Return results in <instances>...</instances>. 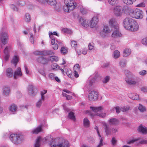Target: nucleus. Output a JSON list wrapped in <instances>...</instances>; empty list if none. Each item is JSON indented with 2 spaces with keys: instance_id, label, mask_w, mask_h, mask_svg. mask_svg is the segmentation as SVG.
Returning <instances> with one entry per match:
<instances>
[{
  "instance_id": "nucleus-1",
  "label": "nucleus",
  "mask_w": 147,
  "mask_h": 147,
  "mask_svg": "<svg viewBox=\"0 0 147 147\" xmlns=\"http://www.w3.org/2000/svg\"><path fill=\"white\" fill-rule=\"evenodd\" d=\"M123 25L125 28L132 31H136L138 29L137 22L130 18H127L123 21Z\"/></svg>"
},
{
  "instance_id": "nucleus-2",
  "label": "nucleus",
  "mask_w": 147,
  "mask_h": 147,
  "mask_svg": "<svg viewBox=\"0 0 147 147\" xmlns=\"http://www.w3.org/2000/svg\"><path fill=\"white\" fill-rule=\"evenodd\" d=\"M110 25L113 29V32L112 34V36L114 38H117L120 37L121 34L119 30L118 24L115 20H111L109 22Z\"/></svg>"
},
{
  "instance_id": "nucleus-3",
  "label": "nucleus",
  "mask_w": 147,
  "mask_h": 147,
  "mask_svg": "<svg viewBox=\"0 0 147 147\" xmlns=\"http://www.w3.org/2000/svg\"><path fill=\"white\" fill-rule=\"evenodd\" d=\"M10 139L15 144H18L22 142L24 139V136L21 134H13L10 135Z\"/></svg>"
},
{
  "instance_id": "nucleus-4",
  "label": "nucleus",
  "mask_w": 147,
  "mask_h": 147,
  "mask_svg": "<svg viewBox=\"0 0 147 147\" xmlns=\"http://www.w3.org/2000/svg\"><path fill=\"white\" fill-rule=\"evenodd\" d=\"M46 141L49 142L50 144H52L53 147L58 146L59 147V144H61L62 142H63L64 139L62 138H56L53 140L51 136H49L45 138Z\"/></svg>"
},
{
  "instance_id": "nucleus-5",
  "label": "nucleus",
  "mask_w": 147,
  "mask_h": 147,
  "mask_svg": "<svg viewBox=\"0 0 147 147\" xmlns=\"http://www.w3.org/2000/svg\"><path fill=\"white\" fill-rule=\"evenodd\" d=\"M65 4L63 7V9L66 12H70L75 7L74 1L71 0H65Z\"/></svg>"
},
{
  "instance_id": "nucleus-6",
  "label": "nucleus",
  "mask_w": 147,
  "mask_h": 147,
  "mask_svg": "<svg viewBox=\"0 0 147 147\" xmlns=\"http://www.w3.org/2000/svg\"><path fill=\"white\" fill-rule=\"evenodd\" d=\"M129 14L132 17L136 19H141L143 16V11L138 9L130 10Z\"/></svg>"
},
{
  "instance_id": "nucleus-7",
  "label": "nucleus",
  "mask_w": 147,
  "mask_h": 147,
  "mask_svg": "<svg viewBox=\"0 0 147 147\" xmlns=\"http://www.w3.org/2000/svg\"><path fill=\"white\" fill-rule=\"evenodd\" d=\"M8 38L7 33L5 32H2L0 36L1 47L2 49L3 48L4 45L7 43Z\"/></svg>"
},
{
  "instance_id": "nucleus-8",
  "label": "nucleus",
  "mask_w": 147,
  "mask_h": 147,
  "mask_svg": "<svg viewBox=\"0 0 147 147\" xmlns=\"http://www.w3.org/2000/svg\"><path fill=\"white\" fill-rule=\"evenodd\" d=\"M98 93L97 91L93 90L91 91L89 94L88 98L90 101L96 100L98 98Z\"/></svg>"
},
{
  "instance_id": "nucleus-9",
  "label": "nucleus",
  "mask_w": 147,
  "mask_h": 147,
  "mask_svg": "<svg viewBox=\"0 0 147 147\" xmlns=\"http://www.w3.org/2000/svg\"><path fill=\"white\" fill-rule=\"evenodd\" d=\"M28 93L30 96H34L36 95L37 90L32 85H29L28 87Z\"/></svg>"
},
{
  "instance_id": "nucleus-10",
  "label": "nucleus",
  "mask_w": 147,
  "mask_h": 147,
  "mask_svg": "<svg viewBox=\"0 0 147 147\" xmlns=\"http://www.w3.org/2000/svg\"><path fill=\"white\" fill-rule=\"evenodd\" d=\"M99 21L98 16H94L90 20V26L91 28L96 27Z\"/></svg>"
},
{
  "instance_id": "nucleus-11",
  "label": "nucleus",
  "mask_w": 147,
  "mask_h": 147,
  "mask_svg": "<svg viewBox=\"0 0 147 147\" xmlns=\"http://www.w3.org/2000/svg\"><path fill=\"white\" fill-rule=\"evenodd\" d=\"M126 82L129 85H135L137 83V79L134 78V76L129 78H126L125 79Z\"/></svg>"
},
{
  "instance_id": "nucleus-12",
  "label": "nucleus",
  "mask_w": 147,
  "mask_h": 147,
  "mask_svg": "<svg viewBox=\"0 0 147 147\" xmlns=\"http://www.w3.org/2000/svg\"><path fill=\"white\" fill-rule=\"evenodd\" d=\"M10 49V47L8 46L6 47L4 49V60L5 62L7 61L9 59L10 56L9 51Z\"/></svg>"
},
{
  "instance_id": "nucleus-13",
  "label": "nucleus",
  "mask_w": 147,
  "mask_h": 147,
  "mask_svg": "<svg viewBox=\"0 0 147 147\" xmlns=\"http://www.w3.org/2000/svg\"><path fill=\"white\" fill-rule=\"evenodd\" d=\"M10 88L8 86H4L2 89V94L3 95L5 96H7L10 94Z\"/></svg>"
},
{
  "instance_id": "nucleus-14",
  "label": "nucleus",
  "mask_w": 147,
  "mask_h": 147,
  "mask_svg": "<svg viewBox=\"0 0 147 147\" xmlns=\"http://www.w3.org/2000/svg\"><path fill=\"white\" fill-rule=\"evenodd\" d=\"M36 61L38 63L45 65L48 63V60L46 57L42 56L38 57L36 59Z\"/></svg>"
},
{
  "instance_id": "nucleus-15",
  "label": "nucleus",
  "mask_w": 147,
  "mask_h": 147,
  "mask_svg": "<svg viewBox=\"0 0 147 147\" xmlns=\"http://www.w3.org/2000/svg\"><path fill=\"white\" fill-rule=\"evenodd\" d=\"M111 32L110 29L107 26H105L104 28L102 31V33H101L100 35L103 36L105 37L106 36L105 34H107L110 33Z\"/></svg>"
},
{
  "instance_id": "nucleus-16",
  "label": "nucleus",
  "mask_w": 147,
  "mask_h": 147,
  "mask_svg": "<svg viewBox=\"0 0 147 147\" xmlns=\"http://www.w3.org/2000/svg\"><path fill=\"white\" fill-rule=\"evenodd\" d=\"M138 130L139 132L143 134H147V128L146 127H144L142 124L140 125Z\"/></svg>"
},
{
  "instance_id": "nucleus-17",
  "label": "nucleus",
  "mask_w": 147,
  "mask_h": 147,
  "mask_svg": "<svg viewBox=\"0 0 147 147\" xmlns=\"http://www.w3.org/2000/svg\"><path fill=\"white\" fill-rule=\"evenodd\" d=\"M49 36L51 39V43L53 44L55 42V40L54 36H53V35H56L58 36V35L56 32H49Z\"/></svg>"
},
{
  "instance_id": "nucleus-18",
  "label": "nucleus",
  "mask_w": 147,
  "mask_h": 147,
  "mask_svg": "<svg viewBox=\"0 0 147 147\" xmlns=\"http://www.w3.org/2000/svg\"><path fill=\"white\" fill-rule=\"evenodd\" d=\"M22 75L21 70L20 67H18L13 73L14 78L15 79L17 78V76H21Z\"/></svg>"
},
{
  "instance_id": "nucleus-19",
  "label": "nucleus",
  "mask_w": 147,
  "mask_h": 147,
  "mask_svg": "<svg viewBox=\"0 0 147 147\" xmlns=\"http://www.w3.org/2000/svg\"><path fill=\"white\" fill-rule=\"evenodd\" d=\"M121 7L120 6H117L114 7V12L116 15L119 16L121 14Z\"/></svg>"
},
{
  "instance_id": "nucleus-20",
  "label": "nucleus",
  "mask_w": 147,
  "mask_h": 147,
  "mask_svg": "<svg viewBox=\"0 0 147 147\" xmlns=\"http://www.w3.org/2000/svg\"><path fill=\"white\" fill-rule=\"evenodd\" d=\"M79 22L81 24V25L84 27L86 28L89 26V24L88 21L83 19L82 18L80 19Z\"/></svg>"
},
{
  "instance_id": "nucleus-21",
  "label": "nucleus",
  "mask_w": 147,
  "mask_h": 147,
  "mask_svg": "<svg viewBox=\"0 0 147 147\" xmlns=\"http://www.w3.org/2000/svg\"><path fill=\"white\" fill-rule=\"evenodd\" d=\"M105 131L107 135H111L112 134V131L111 128H109V126L106 124H104Z\"/></svg>"
},
{
  "instance_id": "nucleus-22",
  "label": "nucleus",
  "mask_w": 147,
  "mask_h": 147,
  "mask_svg": "<svg viewBox=\"0 0 147 147\" xmlns=\"http://www.w3.org/2000/svg\"><path fill=\"white\" fill-rule=\"evenodd\" d=\"M42 125H39L36 128L32 130V132L33 134H38L42 131Z\"/></svg>"
},
{
  "instance_id": "nucleus-23",
  "label": "nucleus",
  "mask_w": 147,
  "mask_h": 147,
  "mask_svg": "<svg viewBox=\"0 0 147 147\" xmlns=\"http://www.w3.org/2000/svg\"><path fill=\"white\" fill-rule=\"evenodd\" d=\"M13 71L12 69L9 68L7 69L6 71V75L9 78L11 77L13 75Z\"/></svg>"
},
{
  "instance_id": "nucleus-24",
  "label": "nucleus",
  "mask_w": 147,
  "mask_h": 147,
  "mask_svg": "<svg viewBox=\"0 0 147 147\" xmlns=\"http://www.w3.org/2000/svg\"><path fill=\"white\" fill-rule=\"evenodd\" d=\"M19 61L18 57L17 55H15L11 61V63L14 65L15 67H16L17 64Z\"/></svg>"
},
{
  "instance_id": "nucleus-25",
  "label": "nucleus",
  "mask_w": 147,
  "mask_h": 147,
  "mask_svg": "<svg viewBox=\"0 0 147 147\" xmlns=\"http://www.w3.org/2000/svg\"><path fill=\"white\" fill-rule=\"evenodd\" d=\"M131 52V50L130 49H125L123 51V57H126L130 55Z\"/></svg>"
},
{
  "instance_id": "nucleus-26",
  "label": "nucleus",
  "mask_w": 147,
  "mask_h": 147,
  "mask_svg": "<svg viewBox=\"0 0 147 147\" xmlns=\"http://www.w3.org/2000/svg\"><path fill=\"white\" fill-rule=\"evenodd\" d=\"M109 121L111 124L116 125L118 124L119 120L115 118H112L110 119Z\"/></svg>"
},
{
  "instance_id": "nucleus-27",
  "label": "nucleus",
  "mask_w": 147,
  "mask_h": 147,
  "mask_svg": "<svg viewBox=\"0 0 147 147\" xmlns=\"http://www.w3.org/2000/svg\"><path fill=\"white\" fill-rule=\"evenodd\" d=\"M83 122L84 125L85 127L87 128L90 126V122L87 118H85L84 119Z\"/></svg>"
},
{
  "instance_id": "nucleus-28",
  "label": "nucleus",
  "mask_w": 147,
  "mask_h": 147,
  "mask_svg": "<svg viewBox=\"0 0 147 147\" xmlns=\"http://www.w3.org/2000/svg\"><path fill=\"white\" fill-rule=\"evenodd\" d=\"M54 52L51 50H47L43 51V55L47 56L51 55H54Z\"/></svg>"
},
{
  "instance_id": "nucleus-29",
  "label": "nucleus",
  "mask_w": 147,
  "mask_h": 147,
  "mask_svg": "<svg viewBox=\"0 0 147 147\" xmlns=\"http://www.w3.org/2000/svg\"><path fill=\"white\" fill-rule=\"evenodd\" d=\"M90 108L94 112L96 113L100 111L102 109V108L101 107H90Z\"/></svg>"
},
{
  "instance_id": "nucleus-30",
  "label": "nucleus",
  "mask_w": 147,
  "mask_h": 147,
  "mask_svg": "<svg viewBox=\"0 0 147 147\" xmlns=\"http://www.w3.org/2000/svg\"><path fill=\"white\" fill-rule=\"evenodd\" d=\"M59 147H69V144L68 141L65 140L64 139L63 142H62L61 144L59 145Z\"/></svg>"
},
{
  "instance_id": "nucleus-31",
  "label": "nucleus",
  "mask_w": 147,
  "mask_h": 147,
  "mask_svg": "<svg viewBox=\"0 0 147 147\" xmlns=\"http://www.w3.org/2000/svg\"><path fill=\"white\" fill-rule=\"evenodd\" d=\"M17 107L14 104L11 105L9 107L10 111L13 114L17 111Z\"/></svg>"
},
{
  "instance_id": "nucleus-32",
  "label": "nucleus",
  "mask_w": 147,
  "mask_h": 147,
  "mask_svg": "<svg viewBox=\"0 0 147 147\" xmlns=\"http://www.w3.org/2000/svg\"><path fill=\"white\" fill-rule=\"evenodd\" d=\"M136 0H123V2L127 5H131Z\"/></svg>"
},
{
  "instance_id": "nucleus-33",
  "label": "nucleus",
  "mask_w": 147,
  "mask_h": 147,
  "mask_svg": "<svg viewBox=\"0 0 147 147\" xmlns=\"http://www.w3.org/2000/svg\"><path fill=\"white\" fill-rule=\"evenodd\" d=\"M68 117L70 119L73 120V121H75L76 120V119L75 118L74 113L73 112L71 111L69 113L68 115Z\"/></svg>"
},
{
  "instance_id": "nucleus-34",
  "label": "nucleus",
  "mask_w": 147,
  "mask_h": 147,
  "mask_svg": "<svg viewBox=\"0 0 147 147\" xmlns=\"http://www.w3.org/2000/svg\"><path fill=\"white\" fill-rule=\"evenodd\" d=\"M126 63L127 62L125 60L122 59L120 61L119 64L121 67H124L126 66Z\"/></svg>"
},
{
  "instance_id": "nucleus-35",
  "label": "nucleus",
  "mask_w": 147,
  "mask_h": 147,
  "mask_svg": "<svg viewBox=\"0 0 147 147\" xmlns=\"http://www.w3.org/2000/svg\"><path fill=\"white\" fill-rule=\"evenodd\" d=\"M61 52L63 55H65L68 52L67 48L66 47H62L61 50Z\"/></svg>"
},
{
  "instance_id": "nucleus-36",
  "label": "nucleus",
  "mask_w": 147,
  "mask_h": 147,
  "mask_svg": "<svg viewBox=\"0 0 147 147\" xmlns=\"http://www.w3.org/2000/svg\"><path fill=\"white\" fill-rule=\"evenodd\" d=\"M45 1L51 5H55L56 4V0H45Z\"/></svg>"
},
{
  "instance_id": "nucleus-37",
  "label": "nucleus",
  "mask_w": 147,
  "mask_h": 147,
  "mask_svg": "<svg viewBox=\"0 0 147 147\" xmlns=\"http://www.w3.org/2000/svg\"><path fill=\"white\" fill-rule=\"evenodd\" d=\"M24 19L26 22H29L30 21L31 18L29 13H26L25 14Z\"/></svg>"
},
{
  "instance_id": "nucleus-38",
  "label": "nucleus",
  "mask_w": 147,
  "mask_h": 147,
  "mask_svg": "<svg viewBox=\"0 0 147 147\" xmlns=\"http://www.w3.org/2000/svg\"><path fill=\"white\" fill-rule=\"evenodd\" d=\"M125 73L127 77V78H129L131 77L132 78L133 76H134L131 73L127 70H125Z\"/></svg>"
},
{
  "instance_id": "nucleus-39",
  "label": "nucleus",
  "mask_w": 147,
  "mask_h": 147,
  "mask_svg": "<svg viewBox=\"0 0 147 147\" xmlns=\"http://www.w3.org/2000/svg\"><path fill=\"white\" fill-rule=\"evenodd\" d=\"M131 94L133 96L130 97L133 100H138L139 99V96L138 94L135 93H132Z\"/></svg>"
},
{
  "instance_id": "nucleus-40",
  "label": "nucleus",
  "mask_w": 147,
  "mask_h": 147,
  "mask_svg": "<svg viewBox=\"0 0 147 147\" xmlns=\"http://www.w3.org/2000/svg\"><path fill=\"white\" fill-rule=\"evenodd\" d=\"M109 3L111 5H113L118 3L117 0H108Z\"/></svg>"
},
{
  "instance_id": "nucleus-41",
  "label": "nucleus",
  "mask_w": 147,
  "mask_h": 147,
  "mask_svg": "<svg viewBox=\"0 0 147 147\" xmlns=\"http://www.w3.org/2000/svg\"><path fill=\"white\" fill-rule=\"evenodd\" d=\"M138 109L139 111L142 112H144L146 111V109L145 107H144L141 104H139Z\"/></svg>"
},
{
  "instance_id": "nucleus-42",
  "label": "nucleus",
  "mask_w": 147,
  "mask_h": 147,
  "mask_svg": "<svg viewBox=\"0 0 147 147\" xmlns=\"http://www.w3.org/2000/svg\"><path fill=\"white\" fill-rule=\"evenodd\" d=\"M62 31L64 32L71 34L72 33V31L70 29L67 28H63L62 29Z\"/></svg>"
},
{
  "instance_id": "nucleus-43",
  "label": "nucleus",
  "mask_w": 147,
  "mask_h": 147,
  "mask_svg": "<svg viewBox=\"0 0 147 147\" xmlns=\"http://www.w3.org/2000/svg\"><path fill=\"white\" fill-rule=\"evenodd\" d=\"M114 56L115 58H118L120 56V52L118 50H115L114 52Z\"/></svg>"
},
{
  "instance_id": "nucleus-44",
  "label": "nucleus",
  "mask_w": 147,
  "mask_h": 147,
  "mask_svg": "<svg viewBox=\"0 0 147 147\" xmlns=\"http://www.w3.org/2000/svg\"><path fill=\"white\" fill-rule=\"evenodd\" d=\"M44 100V99H42V98L39 99L36 103V106L37 107L40 108L42 103V101Z\"/></svg>"
},
{
  "instance_id": "nucleus-45",
  "label": "nucleus",
  "mask_w": 147,
  "mask_h": 147,
  "mask_svg": "<svg viewBox=\"0 0 147 147\" xmlns=\"http://www.w3.org/2000/svg\"><path fill=\"white\" fill-rule=\"evenodd\" d=\"M50 60L52 61H58L59 58L57 57L56 56H51L50 57Z\"/></svg>"
},
{
  "instance_id": "nucleus-46",
  "label": "nucleus",
  "mask_w": 147,
  "mask_h": 147,
  "mask_svg": "<svg viewBox=\"0 0 147 147\" xmlns=\"http://www.w3.org/2000/svg\"><path fill=\"white\" fill-rule=\"evenodd\" d=\"M33 53L36 55H43V51H36L34 52Z\"/></svg>"
},
{
  "instance_id": "nucleus-47",
  "label": "nucleus",
  "mask_w": 147,
  "mask_h": 147,
  "mask_svg": "<svg viewBox=\"0 0 147 147\" xmlns=\"http://www.w3.org/2000/svg\"><path fill=\"white\" fill-rule=\"evenodd\" d=\"M80 11L81 13L83 14H86L88 12L87 9L82 6L80 8Z\"/></svg>"
},
{
  "instance_id": "nucleus-48",
  "label": "nucleus",
  "mask_w": 147,
  "mask_h": 147,
  "mask_svg": "<svg viewBox=\"0 0 147 147\" xmlns=\"http://www.w3.org/2000/svg\"><path fill=\"white\" fill-rule=\"evenodd\" d=\"M91 78V77L90 78L89 85L90 86H92L93 84V83L95 81L96 79V77H94L91 80H90Z\"/></svg>"
},
{
  "instance_id": "nucleus-49",
  "label": "nucleus",
  "mask_w": 147,
  "mask_h": 147,
  "mask_svg": "<svg viewBox=\"0 0 147 147\" xmlns=\"http://www.w3.org/2000/svg\"><path fill=\"white\" fill-rule=\"evenodd\" d=\"M38 72L40 74L45 77L46 76V74L44 70L43 69H38Z\"/></svg>"
},
{
  "instance_id": "nucleus-50",
  "label": "nucleus",
  "mask_w": 147,
  "mask_h": 147,
  "mask_svg": "<svg viewBox=\"0 0 147 147\" xmlns=\"http://www.w3.org/2000/svg\"><path fill=\"white\" fill-rule=\"evenodd\" d=\"M40 138L38 137L36 139V140L35 144V147H39L40 146Z\"/></svg>"
},
{
  "instance_id": "nucleus-51",
  "label": "nucleus",
  "mask_w": 147,
  "mask_h": 147,
  "mask_svg": "<svg viewBox=\"0 0 147 147\" xmlns=\"http://www.w3.org/2000/svg\"><path fill=\"white\" fill-rule=\"evenodd\" d=\"M109 77L108 76H107L103 79L102 82L104 83H106L109 81Z\"/></svg>"
},
{
  "instance_id": "nucleus-52",
  "label": "nucleus",
  "mask_w": 147,
  "mask_h": 147,
  "mask_svg": "<svg viewBox=\"0 0 147 147\" xmlns=\"http://www.w3.org/2000/svg\"><path fill=\"white\" fill-rule=\"evenodd\" d=\"M87 139L88 142L90 143H93L94 142V138L91 136L88 137Z\"/></svg>"
},
{
  "instance_id": "nucleus-53",
  "label": "nucleus",
  "mask_w": 147,
  "mask_h": 147,
  "mask_svg": "<svg viewBox=\"0 0 147 147\" xmlns=\"http://www.w3.org/2000/svg\"><path fill=\"white\" fill-rule=\"evenodd\" d=\"M111 142L112 145H115L117 143V140L115 137H113L112 138Z\"/></svg>"
},
{
  "instance_id": "nucleus-54",
  "label": "nucleus",
  "mask_w": 147,
  "mask_h": 147,
  "mask_svg": "<svg viewBox=\"0 0 147 147\" xmlns=\"http://www.w3.org/2000/svg\"><path fill=\"white\" fill-rule=\"evenodd\" d=\"M121 111L123 112H126L129 109V106L125 107H123L121 108Z\"/></svg>"
},
{
  "instance_id": "nucleus-55",
  "label": "nucleus",
  "mask_w": 147,
  "mask_h": 147,
  "mask_svg": "<svg viewBox=\"0 0 147 147\" xmlns=\"http://www.w3.org/2000/svg\"><path fill=\"white\" fill-rule=\"evenodd\" d=\"M30 37L29 38V40L33 44L34 43V40L33 34L32 33H30Z\"/></svg>"
},
{
  "instance_id": "nucleus-56",
  "label": "nucleus",
  "mask_w": 147,
  "mask_h": 147,
  "mask_svg": "<svg viewBox=\"0 0 147 147\" xmlns=\"http://www.w3.org/2000/svg\"><path fill=\"white\" fill-rule=\"evenodd\" d=\"M77 43L76 41L74 40L71 41V45L72 47L76 48L77 46Z\"/></svg>"
},
{
  "instance_id": "nucleus-57",
  "label": "nucleus",
  "mask_w": 147,
  "mask_h": 147,
  "mask_svg": "<svg viewBox=\"0 0 147 147\" xmlns=\"http://www.w3.org/2000/svg\"><path fill=\"white\" fill-rule=\"evenodd\" d=\"M96 115L97 116H99L100 117H104L106 116V113H96Z\"/></svg>"
},
{
  "instance_id": "nucleus-58",
  "label": "nucleus",
  "mask_w": 147,
  "mask_h": 147,
  "mask_svg": "<svg viewBox=\"0 0 147 147\" xmlns=\"http://www.w3.org/2000/svg\"><path fill=\"white\" fill-rule=\"evenodd\" d=\"M142 44L146 46H147V37L145 38L142 40Z\"/></svg>"
},
{
  "instance_id": "nucleus-59",
  "label": "nucleus",
  "mask_w": 147,
  "mask_h": 147,
  "mask_svg": "<svg viewBox=\"0 0 147 147\" xmlns=\"http://www.w3.org/2000/svg\"><path fill=\"white\" fill-rule=\"evenodd\" d=\"M10 7L14 11H17L18 10V8L13 4H11L10 5Z\"/></svg>"
},
{
  "instance_id": "nucleus-60",
  "label": "nucleus",
  "mask_w": 147,
  "mask_h": 147,
  "mask_svg": "<svg viewBox=\"0 0 147 147\" xmlns=\"http://www.w3.org/2000/svg\"><path fill=\"white\" fill-rule=\"evenodd\" d=\"M18 4L20 6H23L25 5V3L24 1H20L18 2Z\"/></svg>"
},
{
  "instance_id": "nucleus-61",
  "label": "nucleus",
  "mask_w": 147,
  "mask_h": 147,
  "mask_svg": "<svg viewBox=\"0 0 147 147\" xmlns=\"http://www.w3.org/2000/svg\"><path fill=\"white\" fill-rule=\"evenodd\" d=\"M47 92V91L46 90H44L43 92H41V98L42 99H45V97L44 95Z\"/></svg>"
},
{
  "instance_id": "nucleus-62",
  "label": "nucleus",
  "mask_w": 147,
  "mask_h": 147,
  "mask_svg": "<svg viewBox=\"0 0 147 147\" xmlns=\"http://www.w3.org/2000/svg\"><path fill=\"white\" fill-rule=\"evenodd\" d=\"M74 69L77 71H80V66L78 64H76L74 66Z\"/></svg>"
},
{
  "instance_id": "nucleus-63",
  "label": "nucleus",
  "mask_w": 147,
  "mask_h": 147,
  "mask_svg": "<svg viewBox=\"0 0 147 147\" xmlns=\"http://www.w3.org/2000/svg\"><path fill=\"white\" fill-rule=\"evenodd\" d=\"M139 74L143 76L146 74V71L145 70H143L140 71Z\"/></svg>"
},
{
  "instance_id": "nucleus-64",
  "label": "nucleus",
  "mask_w": 147,
  "mask_h": 147,
  "mask_svg": "<svg viewBox=\"0 0 147 147\" xmlns=\"http://www.w3.org/2000/svg\"><path fill=\"white\" fill-rule=\"evenodd\" d=\"M141 90L143 92H147V87L145 86L142 87L141 88Z\"/></svg>"
}]
</instances>
